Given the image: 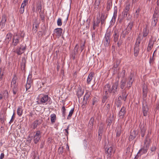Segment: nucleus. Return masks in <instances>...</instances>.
I'll use <instances>...</instances> for the list:
<instances>
[{
  "label": "nucleus",
  "mask_w": 159,
  "mask_h": 159,
  "mask_svg": "<svg viewBox=\"0 0 159 159\" xmlns=\"http://www.w3.org/2000/svg\"><path fill=\"white\" fill-rule=\"evenodd\" d=\"M42 122V120L41 119H38L34 122L33 125V128L35 129L37 126L41 124Z\"/></svg>",
  "instance_id": "19"
},
{
  "label": "nucleus",
  "mask_w": 159,
  "mask_h": 159,
  "mask_svg": "<svg viewBox=\"0 0 159 159\" xmlns=\"http://www.w3.org/2000/svg\"><path fill=\"white\" fill-rule=\"evenodd\" d=\"M12 91L13 94H16L18 91V88L17 86L12 87Z\"/></svg>",
  "instance_id": "43"
},
{
  "label": "nucleus",
  "mask_w": 159,
  "mask_h": 159,
  "mask_svg": "<svg viewBox=\"0 0 159 159\" xmlns=\"http://www.w3.org/2000/svg\"><path fill=\"white\" fill-rule=\"evenodd\" d=\"M125 112V110H120L119 112V116L120 118H123V116Z\"/></svg>",
  "instance_id": "42"
},
{
  "label": "nucleus",
  "mask_w": 159,
  "mask_h": 159,
  "mask_svg": "<svg viewBox=\"0 0 159 159\" xmlns=\"http://www.w3.org/2000/svg\"><path fill=\"white\" fill-rule=\"evenodd\" d=\"M17 113L19 116H21L22 114V110H17Z\"/></svg>",
  "instance_id": "59"
},
{
  "label": "nucleus",
  "mask_w": 159,
  "mask_h": 159,
  "mask_svg": "<svg viewBox=\"0 0 159 159\" xmlns=\"http://www.w3.org/2000/svg\"><path fill=\"white\" fill-rule=\"evenodd\" d=\"M41 97L40 102L43 103H45L48 101H49L50 99V98L47 95H42Z\"/></svg>",
  "instance_id": "14"
},
{
  "label": "nucleus",
  "mask_w": 159,
  "mask_h": 159,
  "mask_svg": "<svg viewBox=\"0 0 159 159\" xmlns=\"http://www.w3.org/2000/svg\"><path fill=\"white\" fill-rule=\"evenodd\" d=\"M31 86V82L30 80V79L28 77L27 79V84L26 85V90L29 89Z\"/></svg>",
  "instance_id": "30"
},
{
  "label": "nucleus",
  "mask_w": 159,
  "mask_h": 159,
  "mask_svg": "<svg viewBox=\"0 0 159 159\" xmlns=\"http://www.w3.org/2000/svg\"><path fill=\"white\" fill-rule=\"evenodd\" d=\"M119 64V62H116V64H115L113 67V68L115 70V69L118 66V65Z\"/></svg>",
  "instance_id": "58"
},
{
  "label": "nucleus",
  "mask_w": 159,
  "mask_h": 159,
  "mask_svg": "<svg viewBox=\"0 0 159 159\" xmlns=\"http://www.w3.org/2000/svg\"><path fill=\"white\" fill-rule=\"evenodd\" d=\"M115 152V149L112 146H111L108 148L106 152L107 155V159H110L111 157L112 156Z\"/></svg>",
  "instance_id": "7"
},
{
  "label": "nucleus",
  "mask_w": 159,
  "mask_h": 159,
  "mask_svg": "<svg viewBox=\"0 0 159 159\" xmlns=\"http://www.w3.org/2000/svg\"><path fill=\"white\" fill-rule=\"evenodd\" d=\"M117 9L116 7H114V11L113 12V15L112 19L110 21L111 25H113L116 21V18L117 17Z\"/></svg>",
  "instance_id": "8"
},
{
  "label": "nucleus",
  "mask_w": 159,
  "mask_h": 159,
  "mask_svg": "<svg viewBox=\"0 0 159 159\" xmlns=\"http://www.w3.org/2000/svg\"><path fill=\"white\" fill-rule=\"evenodd\" d=\"M158 13L159 11L158 10V9H157L156 8L154 12L152 17L158 18L159 16Z\"/></svg>",
  "instance_id": "34"
},
{
  "label": "nucleus",
  "mask_w": 159,
  "mask_h": 159,
  "mask_svg": "<svg viewBox=\"0 0 159 159\" xmlns=\"http://www.w3.org/2000/svg\"><path fill=\"white\" fill-rule=\"evenodd\" d=\"M26 49V45L21 44L20 46H17L16 50L14 51L18 55H20L23 53Z\"/></svg>",
  "instance_id": "6"
},
{
  "label": "nucleus",
  "mask_w": 159,
  "mask_h": 159,
  "mask_svg": "<svg viewBox=\"0 0 159 159\" xmlns=\"http://www.w3.org/2000/svg\"><path fill=\"white\" fill-rule=\"evenodd\" d=\"M137 133L135 130H134L130 133V136L129 137V141H132L136 137Z\"/></svg>",
  "instance_id": "20"
},
{
  "label": "nucleus",
  "mask_w": 159,
  "mask_h": 159,
  "mask_svg": "<svg viewBox=\"0 0 159 159\" xmlns=\"http://www.w3.org/2000/svg\"><path fill=\"white\" fill-rule=\"evenodd\" d=\"M121 102L120 100L118 101L116 103L115 105V109H120V108Z\"/></svg>",
  "instance_id": "40"
},
{
  "label": "nucleus",
  "mask_w": 159,
  "mask_h": 159,
  "mask_svg": "<svg viewBox=\"0 0 159 159\" xmlns=\"http://www.w3.org/2000/svg\"><path fill=\"white\" fill-rule=\"evenodd\" d=\"M90 95V93L89 91H86L84 97L83 98L82 103L83 105L86 104L88 99L89 98Z\"/></svg>",
  "instance_id": "13"
},
{
  "label": "nucleus",
  "mask_w": 159,
  "mask_h": 159,
  "mask_svg": "<svg viewBox=\"0 0 159 159\" xmlns=\"http://www.w3.org/2000/svg\"><path fill=\"white\" fill-rule=\"evenodd\" d=\"M140 9L139 8H138L136 11L134 15V18H137L139 16V12L140 11Z\"/></svg>",
  "instance_id": "45"
},
{
  "label": "nucleus",
  "mask_w": 159,
  "mask_h": 159,
  "mask_svg": "<svg viewBox=\"0 0 159 159\" xmlns=\"http://www.w3.org/2000/svg\"><path fill=\"white\" fill-rule=\"evenodd\" d=\"M84 90L80 87L78 88L76 92V95L79 99L80 97L83 94Z\"/></svg>",
  "instance_id": "16"
},
{
  "label": "nucleus",
  "mask_w": 159,
  "mask_h": 159,
  "mask_svg": "<svg viewBox=\"0 0 159 159\" xmlns=\"http://www.w3.org/2000/svg\"><path fill=\"white\" fill-rule=\"evenodd\" d=\"M78 48L79 46H78V44H77L75 46V47L74 49L75 54H76L77 53Z\"/></svg>",
  "instance_id": "54"
},
{
  "label": "nucleus",
  "mask_w": 159,
  "mask_h": 159,
  "mask_svg": "<svg viewBox=\"0 0 159 159\" xmlns=\"http://www.w3.org/2000/svg\"><path fill=\"white\" fill-rule=\"evenodd\" d=\"M154 58L153 57H151L149 61V63L151 66L154 63Z\"/></svg>",
  "instance_id": "51"
},
{
  "label": "nucleus",
  "mask_w": 159,
  "mask_h": 159,
  "mask_svg": "<svg viewBox=\"0 0 159 159\" xmlns=\"http://www.w3.org/2000/svg\"><path fill=\"white\" fill-rule=\"evenodd\" d=\"M4 100L7 101L9 97V93L7 90H5L4 91L2 94Z\"/></svg>",
  "instance_id": "25"
},
{
  "label": "nucleus",
  "mask_w": 159,
  "mask_h": 159,
  "mask_svg": "<svg viewBox=\"0 0 159 159\" xmlns=\"http://www.w3.org/2000/svg\"><path fill=\"white\" fill-rule=\"evenodd\" d=\"M74 110H70V111L69 114L68 116L67 119H69V118H70L71 116H72Z\"/></svg>",
  "instance_id": "56"
},
{
  "label": "nucleus",
  "mask_w": 159,
  "mask_h": 159,
  "mask_svg": "<svg viewBox=\"0 0 159 159\" xmlns=\"http://www.w3.org/2000/svg\"><path fill=\"white\" fill-rule=\"evenodd\" d=\"M12 37V34L10 33L7 34L6 36L5 40V43L7 44H8L9 42L11 41Z\"/></svg>",
  "instance_id": "17"
},
{
  "label": "nucleus",
  "mask_w": 159,
  "mask_h": 159,
  "mask_svg": "<svg viewBox=\"0 0 159 159\" xmlns=\"http://www.w3.org/2000/svg\"><path fill=\"white\" fill-rule=\"evenodd\" d=\"M24 10H25L24 8H22L20 7V10H19V12H20V13L21 14H23L24 12Z\"/></svg>",
  "instance_id": "62"
},
{
  "label": "nucleus",
  "mask_w": 159,
  "mask_h": 159,
  "mask_svg": "<svg viewBox=\"0 0 159 159\" xmlns=\"http://www.w3.org/2000/svg\"><path fill=\"white\" fill-rule=\"evenodd\" d=\"M103 125H102L101 126H99V129L98 131V138L101 140L102 136V133L103 132Z\"/></svg>",
  "instance_id": "21"
},
{
  "label": "nucleus",
  "mask_w": 159,
  "mask_h": 159,
  "mask_svg": "<svg viewBox=\"0 0 159 159\" xmlns=\"http://www.w3.org/2000/svg\"><path fill=\"white\" fill-rule=\"evenodd\" d=\"M125 70H123L121 73H119L118 74L117 78L119 81L120 78H121L122 79L124 78L125 76Z\"/></svg>",
  "instance_id": "26"
},
{
  "label": "nucleus",
  "mask_w": 159,
  "mask_h": 159,
  "mask_svg": "<svg viewBox=\"0 0 159 159\" xmlns=\"http://www.w3.org/2000/svg\"><path fill=\"white\" fill-rule=\"evenodd\" d=\"M119 84V81L117 80L112 85L111 88V86L109 84L105 85L104 89V93L106 95L108 94V93H111L113 94H115L117 92V88Z\"/></svg>",
  "instance_id": "1"
},
{
  "label": "nucleus",
  "mask_w": 159,
  "mask_h": 159,
  "mask_svg": "<svg viewBox=\"0 0 159 159\" xmlns=\"http://www.w3.org/2000/svg\"><path fill=\"white\" fill-rule=\"evenodd\" d=\"M7 20V18L5 15H3L1 21L0 22V26L2 28H3L5 26L6 22Z\"/></svg>",
  "instance_id": "15"
},
{
  "label": "nucleus",
  "mask_w": 159,
  "mask_h": 159,
  "mask_svg": "<svg viewBox=\"0 0 159 159\" xmlns=\"http://www.w3.org/2000/svg\"><path fill=\"white\" fill-rule=\"evenodd\" d=\"M116 136L119 137L121 134V127L120 126H118L116 128Z\"/></svg>",
  "instance_id": "32"
},
{
  "label": "nucleus",
  "mask_w": 159,
  "mask_h": 159,
  "mask_svg": "<svg viewBox=\"0 0 159 159\" xmlns=\"http://www.w3.org/2000/svg\"><path fill=\"white\" fill-rule=\"evenodd\" d=\"M141 136L142 137H143L145 134L146 128L144 125H143V126L141 125Z\"/></svg>",
  "instance_id": "28"
},
{
  "label": "nucleus",
  "mask_w": 159,
  "mask_h": 159,
  "mask_svg": "<svg viewBox=\"0 0 159 159\" xmlns=\"http://www.w3.org/2000/svg\"><path fill=\"white\" fill-rule=\"evenodd\" d=\"M142 39V38L141 35H139L136 39L134 49V55L135 57L137 56L138 55L139 50V47Z\"/></svg>",
  "instance_id": "4"
},
{
  "label": "nucleus",
  "mask_w": 159,
  "mask_h": 159,
  "mask_svg": "<svg viewBox=\"0 0 159 159\" xmlns=\"http://www.w3.org/2000/svg\"><path fill=\"white\" fill-rule=\"evenodd\" d=\"M97 104V101L96 99L93 100L92 103V104L93 106H96Z\"/></svg>",
  "instance_id": "57"
},
{
  "label": "nucleus",
  "mask_w": 159,
  "mask_h": 159,
  "mask_svg": "<svg viewBox=\"0 0 159 159\" xmlns=\"http://www.w3.org/2000/svg\"><path fill=\"white\" fill-rule=\"evenodd\" d=\"M128 95L125 89H123L122 91V94L119 96L118 99L120 98V99L123 100L124 101H125Z\"/></svg>",
  "instance_id": "12"
},
{
  "label": "nucleus",
  "mask_w": 159,
  "mask_h": 159,
  "mask_svg": "<svg viewBox=\"0 0 159 159\" xmlns=\"http://www.w3.org/2000/svg\"><path fill=\"white\" fill-rule=\"evenodd\" d=\"M94 75V74L93 73H90L87 79V82L89 84L90 83V82L93 79V78Z\"/></svg>",
  "instance_id": "24"
},
{
  "label": "nucleus",
  "mask_w": 159,
  "mask_h": 159,
  "mask_svg": "<svg viewBox=\"0 0 159 159\" xmlns=\"http://www.w3.org/2000/svg\"><path fill=\"white\" fill-rule=\"evenodd\" d=\"M94 121V118L93 117H92L90 119L89 124V126L90 129H91L93 128Z\"/></svg>",
  "instance_id": "37"
},
{
  "label": "nucleus",
  "mask_w": 159,
  "mask_h": 159,
  "mask_svg": "<svg viewBox=\"0 0 159 159\" xmlns=\"http://www.w3.org/2000/svg\"><path fill=\"white\" fill-rule=\"evenodd\" d=\"M143 96L144 98L146 97L147 95V89L146 87L144 86L143 88Z\"/></svg>",
  "instance_id": "38"
},
{
  "label": "nucleus",
  "mask_w": 159,
  "mask_h": 159,
  "mask_svg": "<svg viewBox=\"0 0 159 159\" xmlns=\"http://www.w3.org/2000/svg\"><path fill=\"white\" fill-rule=\"evenodd\" d=\"M107 16L104 14L102 13L101 14V16L100 18V22H101V25H105L106 20L107 17Z\"/></svg>",
  "instance_id": "18"
},
{
  "label": "nucleus",
  "mask_w": 159,
  "mask_h": 159,
  "mask_svg": "<svg viewBox=\"0 0 159 159\" xmlns=\"http://www.w3.org/2000/svg\"><path fill=\"white\" fill-rule=\"evenodd\" d=\"M16 77H15V76H14V77H13L12 79V81L11 82V87H13V86H17V85L16 84Z\"/></svg>",
  "instance_id": "39"
},
{
  "label": "nucleus",
  "mask_w": 159,
  "mask_h": 159,
  "mask_svg": "<svg viewBox=\"0 0 159 159\" xmlns=\"http://www.w3.org/2000/svg\"><path fill=\"white\" fill-rule=\"evenodd\" d=\"M129 12L127 11H123L122 12L123 14V16L124 18L126 17H127V15L128 13Z\"/></svg>",
  "instance_id": "55"
},
{
  "label": "nucleus",
  "mask_w": 159,
  "mask_h": 159,
  "mask_svg": "<svg viewBox=\"0 0 159 159\" xmlns=\"http://www.w3.org/2000/svg\"><path fill=\"white\" fill-rule=\"evenodd\" d=\"M111 36V31H107L103 40L104 45L105 47H108L110 46Z\"/></svg>",
  "instance_id": "5"
},
{
  "label": "nucleus",
  "mask_w": 159,
  "mask_h": 159,
  "mask_svg": "<svg viewBox=\"0 0 159 159\" xmlns=\"http://www.w3.org/2000/svg\"><path fill=\"white\" fill-rule=\"evenodd\" d=\"M133 76L131 75L129 77L127 80L126 88L129 89L132 85L134 80L133 79Z\"/></svg>",
  "instance_id": "10"
},
{
  "label": "nucleus",
  "mask_w": 159,
  "mask_h": 159,
  "mask_svg": "<svg viewBox=\"0 0 159 159\" xmlns=\"http://www.w3.org/2000/svg\"><path fill=\"white\" fill-rule=\"evenodd\" d=\"M112 6V2L111 0H108L107 2V6L106 9L107 11H108L111 8Z\"/></svg>",
  "instance_id": "29"
},
{
  "label": "nucleus",
  "mask_w": 159,
  "mask_h": 159,
  "mask_svg": "<svg viewBox=\"0 0 159 159\" xmlns=\"http://www.w3.org/2000/svg\"><path fill=\"white\" fill-rule=\"evenodd\" d=\"M20 67L22 70H24L25 66V62L23 61L20 64Z\"/></svg>",
  "instance_id": "48"
},
{
  "label": "nucleus",
  "mask_w": 159,
  "mask_h": 159,
  "mask_svg": "<svg viewBox=\"0 0 159 159\" xmlns=\"http://www.w3.org/2000/svg\"><path fill=\"white\" fill-rule=\"evenodd\" d=\"M130 3H128L126 4L125 5V8L124 10L129 12V11L130 9Z\"/></svg>",
  "instance_id": "44"
},
{
  "label": "nucleus",
  "mask_w": 159,
  "mask_h": 159,
  "mask_svg": "<svg viewBox=\"0 0 159 159\" xmlns=\"http://www.w3.org/2000/svg\"><path fill=\"white\" fill-rule=\"evenodd\" d=\"M100 23V20L98 18L96 21H94L93 22V28L95 30L96 27H98Z\"/></svg>",
  "instance_id": "22"
},
{
  "label": "nucleus",
  "mask_w": 159,
  "mask_h": 159,
  "mask_svg": "<svg viewBox=\"0 0 159 159\" xmlns=\"http://www.w3.org/2000/svg\"><path fill=\"white\" fill-rule=\"evenodd\" d=\"M126 81L123 79H122L120 83V87L121 89H123L126 85Z\"/></svg>",
  "instance_id": "36"
},
{
  "label": "nucleus",
  "mask_w": 159,
  "mask_h": 159,
  "mask_svg": "<svg viewBox=\"0 0 159 159\" xmlns=\"http://www.w3.org/2000/svg\"><path fill=\"white\" fill-rule=\"evenodd\" d=\"M119 36V33L118 30H115L113 31V34L112 35L113 40L115 43H116L118 41Z\"/></svg>",
  "instance_id": "11"
},
{
  "label": "nucleus",
  "mask_w": 159,
  "mask_h": 159,
  "mask_svg": "<svg viewBox=\"0 0 159 159\" xmlns=\"http://www.w3.org/2000/svg\"><path fill=\"white\" fill-rule=\"evenodd\" d=\"M85 46V43H84L82 45L80 46L81 52H82Z\"/></svg>",
  "instance_id": "61"
},
{
  "label": "nucleus",
  "mask_w": 159,
  "mask_h": 159,
  "mask_svg": "<svg viewBox=\"0 0 159 159\" xmlns=\"http://www.w3.org/2000/svg\"><path fill=\"white\" fill-rule=\"evenodd\" d=\"M58 152L59 154H62L63 152V148L62 147H60L58 150Z\"/></svg>",
  "instance_id": "53"
},
{
  "label": "nucleus",
  "mask_w": 159,
  "mask_h": 159,
  "mask_svg": "<svg viewBox=\"0 0 159 159\" xmlns=\"http://www.w3.org/2000/svg\"><path fill=\"white\" fill-rule=\"evenodd\" d=\"M54 32L56 34V35L58 37L60 36L61 34L62 29L61 28H56L55 29Z\"/></svg>",
  "instance_id": "23"
},
{
  "label": "nucleus",
  "mask_w": 159,
  "mask_h": 159,
  "mask_svg": "<svg viewBox=\"0 0 159 159\" xmlns=\"http://www.w3.org/2000/svg\"><path fill=\"white\" fill-rule=\"evenodd\" d=\"M105 95H104L103 96L102 100V103H104L107 100V98H108V94L106 95L105 93Z\"/></svg>",
  "instance_id": "46"
},
{
  "label": "nucleus",
  "mask_w": 159,
  "mask_h": 159,
  "mask_svg": "<svg viewBox=\"0 0 159 159\" xmlns=\"http://www.w3.org/2000/svg\"><path fill=\"white\" fill-rule=\"evenodd\" d=\"M143 115L144 116H146L147 115V112H148V110H143Z\"/></svg>",
  "instance_id": "63"
},
{
  "label": "nucleus",
  "mask_w": 159,
  "mask_h": 159,
  "mask_svg": "<svg viewBox=\"0 0 159 159\" xmlns=\"http://www.w3.org/2000/svg\"><path fill=\"white\" fill-rule=\"evenodd\" d=\"M157 18L152 17V25L153 27L156 26L158 21Z\"/></svg>",
  "instance_id": "35"
},
{
  "label": "nucleus",
  "mask_w": 159,
  "mask_h": 159,
  "mask_svg": "<svg viewBox=\"0 0 159 159\" xmlns=\"http://www.w3.org/2000/svg\"><path fill=\"white\" fill-rule=\"evenodd\" d=\"M57 25L58 26H60L61 25L62 23L61 20L60 18H58L57 21Z\"/></svg>",
  "instance_id": "52"
},
{
  "label": "nucleus",
  "mask_w": 159,
  "mask_h": 159,
  "mask_svg": "<svg viewBox=\"0 0 159 159\" xmlns=\"http://www.w3.org/2000/svg\"><path fill=\"white\" fill-rule=\"evenodd\" d=\"M156 147L155 146H152L151 148V151L152 152H154L156 150Z\"/></svg>",
  "instance_id": "64"
},
{
  "label": "nucleus",
  "mask_w": 159,
  "mask_h": 159,
  "mask_svg": "<svg viewBox=\"0 0 159 159\" xmlns=\"http://www.w3.org/2000/svg\"><path fill=\"white\" fill-rule=\"evenodd\" d=\"M4 116L1 117L0 118V122L2 124L4 123Z\"/></svg>",
  "instance_id": "60"
},
{
  "label": "nucleus",
  "mask_w": 159,
  "mask_h": 159,
  "mask_svg": "<svg viewBox=\"0 0 159 159\" xmlns=\"http://www.w3.org/2000/svg\"><path fill=\"white\" fill-rule=\"evenodd\" d=\"M42 133L39 130L36 131L34 136V141L35 143H37L39 140L41 136Z\"/></svg>",
  "instance_id": "9"
},
{
  "label": "nucleus",
  "mask_w": 159,
  "mask_h": 159,
  "mask_svg": "<svg viewBox=\"0 0 159 159\" xmlns=\"http://www.w3.org/2000/svg\"><path fill=\"white\" fill-rule=\"evenodd\" d=\"M154 42L152 39H150L149 40V43L148 47V51H150L151 49L152 48Z\"/></svg>",
  "instance_id": "31"
},
{
  "label": "nucleus",
  "mask_w": 159,
  "mask_h": 159,
  "mask_svg": "<svg viewBox=\"0 0 159 159\" xmlns=\"http://www.w3.org/2000/svg\"><path fill=\"white\" fill-rule=\"evenodd\" d=\"M149 134V133L148 132L145 139L143 146L139 150L135 158L140 156L142 155L145 154L147 152L149 147V143L150 141Z\"/></svg>",
  "instance_id": "2"
},
{
  "label": "nucleus",
  "mask_w": 159,
  "mask_h": 159,
  "mask_svg": "<svg viewBox=\"0 0 159 159\" xmlns=\"http://www.w3.org/2000/svg\"><path fill=\"white\" fill-rule=\"evenodd\" d=\"M112 120L113 118H110L108 119L107 120V125H110L111 124Z\"/></svg>",
  "instance_id": "47"
},
{
  "label": "nucleus",
  "mask_w": 159,
  "mask_h": 159,
  "mask_svg": "<svg viewBox=\"0 0 159 159\" xmlns=\"http://www.w3.org/2000/svg\"><path fill=\"white\" fill-rule=\"evenodd\" d=\"M25 34L23 31H20L19 33H15L13 37V40L11 45L12 46L16 47L22 41Z\"/></svg>",
  "instance_id": "3"
},
{
  "label": "nucleus",
  "mask_w": 159,
  "mask_h": 159,
  "mask_svg": "<svg viewBox=\"0 0 159 159\" xmlns=\"http://www.w3.org/2000/svg\"><path fill=\"white\" fill-rule=\"evenodd\" d=\"M133 26V22H130L128 25L127 26L126 30H127V33H129V32L131 30H132V29Z\"/></svg>",
  "instance_id": "27"
},
{
  "label": "nucleus",
  "mask_w": 159,
  "mask_h": 159,
  "mask_svg": "<svg viewBox=\"0 0 159 159\" xmlns=\"http://www.w3.org/2000/svg\"><path fill=\"white\" fill-rule=\"evenodd\" d=\"M143 37L142 38L143 39V37H146L148 34V31L147 30L146 27L144 28L143 30Z\"/></svg>",
  "instance_id": "33"
},
{
  "label": "nucleus",
  "mask_w": 159,
  "mask_h": 159,
  "mask_svg": "<svg viewBox=\"0 0 159 159\" xmlns=\"http://www.w3.org/2000/svg\"><path fill=\"white\" fill-rule=\"evenodd\" d=\"M56 119V116L55 114H53L51 115V121L52 123L55 122Z\"/></svg>",
  "instance_id": "41"
},
{
  "label": "nucleus",
  "mask_w": 159,
  "mask_h": 159,
  "mask_svg": "<svg viewBox=\"0 0 159 159\" xmlns=\"http://www.w3.org/2000/svg\"><path fill=\"white\" fill-rule=\"evenodd\" d=\"M84 147V149H86L88 146V143L87 140L84 139L83 142Z\"/></svg>",
  "instance_id": "50"
},
{
  "label": "nucleus",
  "mask_w": 159,
  "mask_h": 159,
  "mask_svg": "<svg viewBox=\"0 0 159 159\" xmlns=\"http://www.w3.org/2000/svg\"><path fill=\"white\" fill-rule=\"evenodd\" d=\"M28 2V1H26L24 0L21 5L20 8L25 9V7L27 4Z\"/></svg>",
  "instance_id": "49"
}]
</instances>
